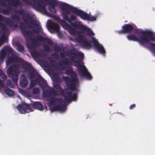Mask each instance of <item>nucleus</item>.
Returning <instances> with one entry per match:
<instances>
[{"label":"nucleus","instance_id":"f257e3e1","mask_svg":"<svg viewBox=\"0 0 155 155\" xmlns=\"http://www.w3.org/2000/svg\"><path fill=\"white\" fill-rule=\"evenodd\" d=\"M17 108L21 114L28 113L33 111L34 108L39 110V102L30 104L26 103L19 104L17 106Z\"/></svg>","mask_w":155,"mask_h":155},{"label":"nucleus","instance_id":"f03ea898","mask_svg":"<svg viewBox=\"0 0 155 155\" xmlns=\"http://www.w3.org/2000/svg\"><path fill=\"white\" fill-rule=\"evenodd\" d=\"M20 68L19 64H14L10 66L7 70V72L8 75L15 83L18 82Z\"/></svg>","mask_w":155,"mask_h":155},{"label":"nucleus","instance_id":"7ed1b4c3","mask_svg":"<svg viewBox=\"0 0 155 155\" xmlns=\"http://www.w3.org/2000/svg\"><path fill=\"white\" fill-rule=\"evenodd\" d=\"M20 28L24 36H30L28 37V39L30 40L32 44L35 45L37 43V45H39V35H37L36 38H34L32 35V33L31 31L26 30L24 23L21 22L20 23Z\"/></svg>","mask_w":155,"mask_h":155},{"label":"nucleus","instance_id":"20e7f679","mask_svg":"<svg viewBox=\"0 0 155 155\" xmlns=\"http://www.w3.org/2000/svg\"><path fill=\"white\" fill-rule=\"evenodd\" d=\"M127 38L130 40L137 41L141 45L147 43L150 40H153V37L151 35H144L137 37L134 35H130L127 36Z\"/></svg>","mask_w":155,"mask_h":155},{"label":"nucleus","instance_id":"39448f33","mask_svg":"<svg viewBox=\"0 0 155 155\" xmlns=\"http://www.w3.org/2000/svg\"><path fill=\"white\" fill-rule=\"evenodd\" d=\"M23 61L22 59L15 55L13 57H8L6 63L7 65H9L13 63L18 62L21 63L23 62Z\"/></svg>","mask_w":155,"mask_h":155},{"label":"nucleus","instance_id":"423d86ee","mask_svg":"<svg viewBox=\"0 0 155 155\" xmlns=\"http://www.w3.org/2000/svg\"><path fill=\"white\" fill-rule=\"evenodd\" d=\"M0 21H4L10 27H15L16 28L18 27L17 24H13L12 21H11L9 18L7 17H4L3 16L0 14Z\"/></svg>","mask_w":155,"mask_h":155},{"label":"nucleus","instance_id":"0eeeda50","mask_svg":"<svg viewBox=\"0 0 155 155\" xmlns=\"http://www.w3.org/2000/svg\"><path fill=\"white\" fill-rule=\"evenodd\" d=\"M79 68L83 75L87 79H90L91 78V76L87 71L86 69L83 64L79 66Z\"/></svg>","mask_w":155,"mask_h":155},{"label":"nucleus","instance_id":"6e6552de","mask_svg":"<svg viewBox=\"0 0 155 155\" xmlns=\"http://www.w3.org/2000/svg\"><path fill=\"white\" fill-rule=\"evenodd\" d=\"M13 52V49L10 47H5L4 49L2 50L0 54V57L1 58H5L7 53L12 54Z\"/></svg>","mask_w":155,"mask_h":155},{"label":"nucleus","instance_id":"1a4fd4ad","mask_svg":"<svg viewBox=\"0 0 155 155\" xmlns=\"http://www.w3.org/2000/svg\"><path fill=\"white\" fill-rule=\"evenodd\" d=\"M92 41L95 42V45L97 51L101 54H104L105 53V51L103 47L99 44L96 39L94 38H92Z\"/></svg>","mask_w":155,"mask_h":155},{"label":"nucleus","instance_id":"9d476101","mask_svg":"<svg viewBox=\"0 0 155 155\" xmlns=\"http://www.w3.org/2000/svg\"><path fill=\"white\" fill-rule=\"evenodd\" d=\"M27 4L31 5L32 4L35 6L37 10L39 11V0H22Z\"/></svg>","mask_w":155,"mask_h":155},{"label":"nucleus","instance_id":"9b49d317","mask_svg":"<svg viewBox=\"0 0 155 155\" xmlns=\"http://www.w3.org/2000/svg\"><path fill=\"white\" fill-rule=\"evenodd\" d=\"M31 16H28L27 19H23L24 21L27 25L29 27H31V25H36V21L35 20H31L29 22L28 20H31Z\"/></svg>","mask_w":155,"mask_h":155},{"label":"nucleus","instance_id":"f8f14e48","mask_svg":"<svg viewBox=\"0 0 155 155\" xmlns=\"http://www.w3.org/2000/svg\"><path fill=\"white\" fill-rule=\"evenodd\" d=\"M28 76L29 78L31 79L35 78H36L37 77H39V74L33 68L28 71Z\"/></svg>","mask_w":155,"mask_h":155},{"label":"nucleus","instance_id":"ddd939ff","mask_svg":"<svg viewBox=\"0 0 155 155\" xmlns=\"http://www.w3.org/2000/svg\"><path fill=\"white\" fill-rule=\"evenodd\" d=\"M22 66L25 70L28 71L31 70L33 68V67L30 64L27 63L23 64H22Z\"/></svg>","mask_w":155,"mask_h":155},{"label":"nucleus","instance_id":"4468645a","mask_svg":"<svg viewBox=\"0 0 155 155\" xmlns=\"http://www.w3.org/2000/svg\"><path fill=\"white\" fill-rule=\"evenodd\" d=\"M78 15L82 18L86 19L88 18V15L84 12L80 10L77 11Z\"/></svg>","mask_w":155,"mask_h":155},{"label":"nucleus","instance_id":"2eb2a0df","mask_svg":"<svg viewBox=\"0 0 155 155\" xmlns=\"http://www.w3.org/2000/svg\"><path fill=\"white\" fill-rule=\"evenodd\" d=\"M11 3L10 5L14 7H17L18 5H20L21 3L19 0H10Z\"/></svg>","mask_w":155,"mask_h":155},{"label":"nucleus","instance_id":"dca6fc26","mask_svg":"<svg viewBox=\"0 0 155 155\" xmlns=\"http://www.w3.org/2000/svg\"><path fill=\"white\" fill-rule=\"evenodd\" d=\"M39 83V77H36V80L31 79V81L30 82V89H32L35 84Z\"/></svg>","mask_w":155,"mask_h":155},{"label":"nucleus","instance_id":"f3484780","mask_svg":"<svg viewBox=\"0 0 155 155\" xmlns=\"http://www.w3.org/2000/svg\"><path fill=\"white\" fill-rule=\"evenodd\" d=\"M30 52L33 57L35 58H39V51H37L35 49L30 51Z\"/></svg>","mask_w":155,"mask_h":155},{"label":"nucleus","instance_id":"a211bd4d","mask_svg":"<svg viewBox=\"0 0 155 155\" xmlns=\"http://www.w3.org/2000/svg\"><path fill=\"white\" fill-rule=\"evenodd\" d=\"M11 17L12 20L15 23H18L20 19V17L16 14L12 15Z\"/></svg>","mask_w":155,"mask_h":155},{"label":"nucleus","instance_id":"6ab92c4d","mask_svg":"<svg viewBox=\"0 0 155 155\" xmlns=\"http://www.w3.org/2000/svg\"><path fill=\"white\" fill-rule=\"evenodd\" d=\"M5 93L9 96H12L15 95L14 92L12 90L8 88L4 89Z\"/></svg>","mask_w":155,"mask_h":155},{"label":"nucleus","instance_id":"aec40b11","mask_svg":"<svg viewBox=\"0 0 155 155\" xmlns=\"http://www.w3.org/2000/svg\"><path fill=\"white\" fill-rule=\"evenodd\" d=\"M123 30L127 32L133 29L132 26L130 25H126L122 27Z\"/></svg>","mask_w":155,"mask_h":155},{"label":"nucleus","instance_id":"412c9836","mask_svg":"<svg viewBox=\"0 0 155 155\" xmlns=\"http://www.w3.org/2000/svg\"><path fill=\"white\" fill-rule=\"evenodd\" d=\"M81 45L86 49H89L91 46L90 44L86 41H82L81 42Z\"/></svg>","mask_w":155,"mask_h":155},{"label":"nucleus","instance_id":"4be33fe9","mask_svg":"<svg viewBox=\"0 0 155 155\" xmlns=\"http://www.w3.org/2000/svg\"><path fill=\"white\" fill-rule=\"evenodd\" d=\"M20 84L21 87H25L28 84V81L25 78L20 80Z\"/></svg>","mask_w":155,"mask_h":155},{"label":"nucleus","instance_id":"5701e85b","mask_svg":"<svg viewBox=\"0 0 155 155\" xmlns=\"http://www.w3.org/2000/svg\"><path fill=\"white\" fill-rule=\"evenodd\" d=\"M64 5L65 7V9L64 10L62 13V15L63 17V18L65 19H67V15H66L68 13V12L66 11V9L68 8V6L66 4H64Z\"/></svg>","mask_w":155,"mask_h":155},{"label":"nucleus","instance_id":"b1692460","mask_svg":"<svg viewBox=\"0 0 155 155\" xmlns=\"http://www.w3.org/2000/svg\"><path fill=\"white\" fill-rule=\"evenodd\" d=\"M26 44L27 47L29 50V52L35 49L34 47L35 45L32 43L27 42V43Z\"/></svg>","mask_w":155,"mask_h":155},{"label":"nucleus","instance_id":"393cba45","mask_svg":"<svg viewBox=\"0 0 155 155\" xmlns=\"http://www.w3.org/2000/svg\"><path fill=\"white\" fill-rule=\"evenodd\" d=\"M14 11L18 14L20 15H25V11L24 9H15Z\"/></svg>","mask_w":155,"mask_h":155},{"label":"nucleus","instance_id":"a878e982","mask_svg":"<svg viewBox=\"0 0 155 155\" xmlns=\"http://www.w3.org/2000/svg\"><path fill=\"white\" fill-rule=\"evenodd\" d=\"M6 39V36L5 35L2 34L0 38V46L2 45Z\"/></svg>","mask_w":155,"mask_h":155},{"label":"nucleus","instance_id":"bb28decb","mask_svg":"<svg viewBox=\"0 0 155 155\" xmlns=\"http://www.w3.org/2000/svg\"><path fill=\"white\" fill-rule=\"evenodd\" d=\"M48 8L51 12H55L56 10H55V6L54 4H50L49 5Z\"/></svg>","mask_w":155,"mask_h":155},{"label":"nucleus","instance_id":"cd10ccee","mask_svg":"<svg viewBox=\"0 0 155 155\" xmlns=\"http://www.w3.org/2000/svg\"><path fill=\"white\" fill-rule=\"evenodd\" d=\"M0 28L2 31H8V29L6 25L2 22H0Z\"/></svg>","mask_w":155,"mask_h":155},{"label":"nucleus","instance_id":"c85d7f7f","mask_svg":"<svg viewBox=\"0 0 155 155\" xmlns=\"http://www.w3.org/2000/svg\"><path fill=\"white\" fill-rule=\"evenodd\" d=\"M7 84L8 86L12 88H14L15 86L12 81L8 79L7 81Z\"/></svg>","mask_w":155,"mask_h":155},{"label":"nucleus","instance_id":"c756f323","mask_svg":"<svg viewBox=\"0 0 155 155\" xmlns=\"http://www.w3.org/2000/svg\"><path fill=\"white\" fill-rule=\"evenodd\" d=\"M17 49L19 52H22L24 50V48L21 45L19 44L17 45Z\"/></svg>","mask_w":155,"mask_h":155},{"label":"nucleus","instance_id":"7c9ffc66","mask_svg":"<svg viewBox=\"0 0 155 155\" xmlns=\"http://www.w3.org/2000/svg\"><path fill=\"white\" fill-rule=\"evenodd\" d=\"M52 28L54 30L57 31V32L58 31L59 27L57 25L54 23H52Z\"/></svg>","mask_w":155,"mask_h":155},{"label":"nucleus","instance_id":"2f4dec72","mask_svg":"<svg viewBox=\"0 0 155 155\" xmlns=\"http://www.w3.org/2000/svg\"><path fill=\"white\" fill-rule=\"evenodd\" d=\"M84 28L85 31H87V33L88 34L93 35H94V33L90 29L85 27Z\"/></svg>","mask_w":155,"mask_h":155},{"label":"nucleus","instance_id":"473e14b6","mask_svg":"<svg viewBox=\"0 0 155 155\" xmlns=\"http://www.w3.org/2000/svg\"><path fill=\"white\" fill-rule=\"evenodd\" d=\"M9 10L7 9H3L1 12L4 15H8L9 14Z\"/></svg>","mask_w":155,"mask_h":155},{"label":"nucleus","instance_id":"72a5a7b5","mask_svg":"<svg viewBox=\"0 0 155 155\" xmlns=\"http://www.w3.org/2000/svg\"><path fill=\"white\" fill-rule=\"evenodd\" d=\"M32 93L34 94H37L39 93V88L38 87L34 88L32 89Z\"/></svg>","mask_w":155,"mask_h":155},{"label":"nucleus","instance_id":"f704fd0d","mask_svg":"<svg viewBox=\"0 0 155 155\" xmlns=\"http://www.w3.org/2000/svg\"><path fill=\"white\" fill-rule=\"evenodd\" d=\"M0 5L4 7H5L7 6L6 4L5 3V0H0Z\"/></svg>","mask_w":155,"mask_h":155},{"label":"nucleus","instance_id":"c9c22d12","mask_svg":"<svg viewBox=\"0 0 155 155\" xmlns=\"http://www.w3.org/2000/svg\"><path fill=\"white\" fill-rule=\"evenodd\" d=\"M61 25L63 28L68 29V25L64 21H62Z\"/></svg>","mask_w":155,"mask_h":155},{"label":"nucleus","instance_id":"e433bc0d","mask_svg":"<svg viewBox=\"0 0 155 155\" xmlns=\"http://www.w3.org/2000/svg\"><path fill=\"white\" fill-rule=\"evenodd\" d=\"M97 18V16H91L89 18V20L91 21H95Z\"/></svg>","mask_w":155,"mask_h":155},{"label":"nucleus","instance_id":"4c0bfd02","mask_svg":"<svg viewBox=\"0 0 155 155\" xmlns=\"http://www.w3.org/2000/svg\"><path fill=\"white\" fill-rule=\"evenodd\" d=\"M0 76L2 79L5 80H6L7 78V76L4 73H3Z\"/></svg>","mask_w":155,"mask_h":155},{"label":"nucleus","instance_id":"58836bf2","mask_svg":"<svg viewBox=\"0 0 155 155\" xmlns=\"http://www.w3.org/2000/svg\"><path fill=\"white\" fill-rule=\"evenodd\" d=\"M0 86L1 88L4 87V84L3 82V81L1 79H0Z\"/></svg>","mask_w":155,"mask_h":155},{"label":"nucleus","instance_id":"ea45409f","mask_svg":"<svg viewBox=\"0 0 155 155\" xmlns=\"http://www.w3.org/2000/svg\"><path fill=\"white\" fill-rule=\"evenodd\" d=\"M58 110V108L57 107V108H51L50 109V110L51 111H55V110Z\"/></svg>","mask_w":155,"mask_h":155},{"label":"nucleus","instance_id":"a19ab883","mask_svg":"<svg viewBox=\"0 0 155 155\" xmlns=\"http://www.w3.org/2000/svg\"><path fill=\"white\" fill-rule=\"evenodd\" d=\"M135 104H133L132 105H131L130 107V109H132V108H133L134 107H135Z\"/></svg>","mask_w":155,"mask_h":155},{"label":"nucleus","instance_id":"79ce46f5","mask_svg":"<svg viewBox=\"0 0 155 155\" xmlns=\"http://www.w3.org/2000/svg\"><path fill=\"white\" fill-rule=\"evenodd\" d=\"M39 110H41L42 108V105L41 104H39Z\"/></svg>","mask_w":155,"mask_h":155},{"label":"nucleus","instance_id":"37998d69","mask_svg":"<svg viewBox=\"0 0 155 155\" xmlns=\"http://www.w3.org/2000/svg\"><path fill=\"white\" fill-rule=\"evenodd\" d=\"M4 73V72L2 71V70L0 69V76Z\"/></svg>","mask_w":155,"mask_h":155},{"label":"nucleus","instance_id":"c03bdc74","mask_svg":"<svg viewBox=\"0 0 155 155\" xmlns=\"http://www.w3.org/2000/svg\"><path fill=\"white\" fill-rule=\"evenodd\" d=\"M7 9H8V10H9V12H10L12 10V9H11V8L10 7H8L7 8Z\"/></svg>","mask_w":155,"mask_h":155},{"label":"nucleus","instance_id":"a18cd8bd","mask_svg":"<svg viewBox=\"0 0 155 155\" xmlns=\"http://www.w3.org/2000/svg\"><path fill=\"white\" fill-rule=\"evenodd\" d=\"M37 25V34H38V32H39V28H38V26L39 25Z\"/></svg>","mask_w":155,"mask_h":155},{"label":"nucleus","instance_id":"49530a36","mask_svg":"<svg viewBox=\"0 0 155 155\" xmlns=\"http://www.w3.org/2000/svg\"><path fill=\"white\" fill-rule=\"evenodd\" d=\"M75 18V17H74V18H72V17H71V19L73 20V19H74Z\"/></svg>","mask_w":155,"mask_h":155},{"label":"nucleus","instance_id":"de8ad7c7","mask_svg":"<svg viewBox=\"0 0 155 155\" xmlns=\"http://www.w3.org/2000/svg\"><path fill=\"white\" fill-rule=\"evenodd\" d=\"M37 63L39 64V60H37Z\"/></svg>","mask_w":155,"mask_h":155},{"label":"nucleus","instance_id":"09e8293b","mask_svg":"<svg viewBox=\"0 0 155 155\" xmlns=\"http://www.w3.org/2000/svg\"><path fill=\"white\" fill-rule=\"evenodd\" d=\"M69 32H70V33H72V31H70Z\"/></svg>","mask_w":155,"mask_h":155},{"label":"nucleus","instance_id":"8fccbe9b","mask_svg":"<svg viewBox=\"0 0 155 155\" xmlns=\"http://www.w3.org/2000/svg\"><path fill=\"white\" fill-rule=\"evenodd\" d=\"M41 30V29H40V28H39V32H40V31Z\"/></svg>","mask_w":155,"mask_h":155},{"label":"nucleus","instance_id":"3c124183","mask_svg":"<svg viewBox=\"0 0 155 155\" xmlns=\"http://www.w3.org/2000/svg\"><path fill=\"white\" fill-rule=\"evenodd\" d=\"M39 11H41V9H40V8H39Z\"/></svg>","mask_w":155,"mask_h":155},{"label":"nucleus","instance_id":"603ef678","mask_svg":"<svg viewBox=\"0 0 155 155\" xmlns=\"http://www.w3.org/2000/svg\"><path fill=\"white\" fill-rule=\"evenodd\" d=\"M39 41H40V40H41V39L40 38V37H39Z\"/></svg>","mask_w":155,"mask_h":155},{"label":"nucleus","instance_id":"864d4df0","mask_svg":"<svg viewBox=\"0 0 155 155\" xmlns=\"http://www.w3.org/2000/svg\"><path fill=\"white\" fill-rule=\"evenodd\" d=\"M21 91H23V90H21Z\"/></svg>","mask_w":155,"mask_h":155},{"label":"nucleus","instance_id":"5fc2aeb1","mask_svg":"<svg viewBox=\"0 0 155 155\" xmlns=\"http://www.w3.org/2000/svg\"><path fill=\"white\" fill-rule=\"evenodd\" d=\"M61 112H62V111H61V110H60Z\"/></svg>","mask_w":155,"mask_h":155},{"label":"nucleus","instance_id":"6e6d98bb","mask_svg":"<svg viewBox=\"0 0 155 155\" xmlns=\"http://www.w3.org/2000/svg\"><path fill=\"white\" fill-rule=\"evenodd\" d=\"M83 56V54H81Z\"/></svg>","mask_w":155,"mask_h":155}]
</instances>
